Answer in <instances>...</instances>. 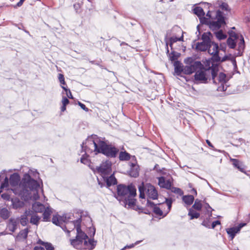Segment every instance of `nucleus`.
Returning <instances> with one entry per match:
<instances>
[{"label":"nucleus","instance_id":"a19ab883","mask_svg":"<svg viewBox=\"0 0 250 250\" xmlns=\"http://www.w3.org/2000/svg\"><path fill=\"white\" fill-rule=\"evenodd\" d=\"M215 35L217 38L219 40L225 39L227 37V36L223 34L222 31L215 32Z\"/></svg>","mask_w":250,"mask_h":250},{"label":"nucleus","instance_id":"b1692460","mask_svg":"<svg viewBox=\"0 0 250 250\" xmlns=\"http://www.w3.org/2000/svg\"><path fill=\"white\" fill-rule=\"evenodd\" d=\"M5 170H3L1 172H0V180H1L3 178L4 179V182L1 184L0 186V188H7L9 184V180L8 177L5 176Z\"/></svg>","mask_w":250,"mask_h":250},{"label":"nucleus","instance_id":"bb28decb","mask_svg":"<svg viewBox=\"0 0 250 250\" xmlns=\"http://www.w3.org/2000/svg\"><path fill=\"white\" fill-rule=\"evenodd\" d=\"M209 44L202 42H198L196 45V49L198 51H204L208 49Z\"/></svg>","mask_w":250,"mask_h":250},{"label":"nucleus","instance_id":"412c9836","mask_svg":"<svg viewBox=\"0 0 250 250\" xmlns=\"http://www.w3.org/2000/svg\"><path fill=\"white\" fill-rule=\"evenodd\" d=\"M65 220L66 217L55 215L53 216L52 221L53 224L58 226H61L62 222H65Z\"/></svg>","mask_w":250,"mask_h":250},{"label":"nucleus","instance_id":"5701e85b","mask_svg":"<svg viewBox=\"0 0 250 250\" xmlns=\"http://www.w3.org/2000/svg\"><path fill=\"white\" fill-rule=\"evenodd\" d=\"M44 206L39 203L35 202L32 205V209L36 212H42L45 209Z\"/></svg>","mask_w":250,"mask_h":250},{"label":"nucleus","instance_id":"39448f33","mask_svg":"<svg viewBox=\"0 0 250 250\" xmlns=\"http://www.w3.org/2000/svg\"><path fill=\"white\" fill-rule=\"evenodd\" d=\"M185 62L188 65L184 67L182 66L179 62H175L174 70L175 73L177 75H179L182 72L187 75L191 74L202 65V63L200 62H194L193 59L191 58L186 59L185 60Z\"/></svg>","mask_w":250,"mask_h":250},{"label":"nucleus","instance_id":"4be33fe9","mask_svg":"<svg viewBox=\"0 0 250 250\" xmlns=\"http://www.w3.org/2000/svg\"><path fill=\"white\" fill-rule=\"evenodd\" d=\"M43 220L44 221H48L50 220V215L52 213V209L49 207L45 208L44 211H43Z\"/></svg>","mask_w":250,"mask_h":250},{"label":"nucleus","instance_id":"7c9ffc66","mask_svg":"<svg viewBox=\"0 0 250 250\" xmlns=\"http://www.w3.org/2000/svg\"><path fill=\"white\" fill-rule=\"evenodd\" d=\"M193 12L199 18L203 17L205 15L203 9L200 7H196L193 9Z\"/></svg>","mask_w":250,"mask_h":250},{"label":"nucleus","instance_id":"6e6d98bb","mask_svg":"<svg viewBox=\"0 0 250 250\" xmlns=\"http://www.w3.org/2000/svg\"><path fill=\"white\" fill-rule=\"evenodd\" d=\"M25 0H20V1L17 4V6H18V7L21 6Z\"/></svg>","mask_w":250,"mask_h":250},{"label":"nucleus","instance_id":"603ef678","mask_svg":"<svg viewBox=\"0 0 250 250\" xmlns=\"http://www.w3.org/2000/svg\"><path fill=\"white\" fill-rule=\"evenodd\" d=\"M220 222L219 221H215L212 223V228L214 229L217 225H220Z\"/></svg>","mask_w":250,"mask_h":250},{"label":"nucleus","instance_id":"13d9d810","mask_svg":"<svg viewBox=\"0 0 250 250\" xmlns=\"http://www.w3.org/2000/svg\"><path fill=\"white\" fill-rule=\"evenodd\" d=\"M92 233L89 234L90 237L94 236V235H95V229L94 228H92Z\"/></svg>","mask_w":250,"mask_h":250},{"label":"nucleus","instance_id":"2eb2a0df","mask_svg":"<svg viewBox=\"0 0 250 250\" xmlns=\"http://www.w3.org/2000/svg\"><path fill=\"white\" fill-rule=\"evenodd\" d=\"M20 176L19 174L15 173L12 174L9 178L10 184L12 187V190L14 193V189L19 186L20 183Z\"/></svg>","mask_w":250,"mask_h":250},{"label":"nucleus","instance_id":"f03ea898","mask_svg":"<svg viewBox=\"0 0 250 250\" xmlns=\"http://www.w3.org/2000/svg\"><path fill=\"white\" fill-rule=\"evenodd\" d=\"M82 148L86 153H102L111 158L115 157L119 152L118 148L112 145H107L96 135H92L88 138L82 145Z\"/></svg>","mask_w":250,"mask_h":250},{"label":"nucleus","instance_id":"6ab92c4d","mask_svg":"<svg viewBox=\"0 0 250 250\" xmlns=\"http://www.w3.org/2000/svg\"><path fill=\"white\" fill-rule=\"evenodd\" d=\"M148 206H150L153 208L154 212L158 216H162L163 215V211L160 207L155 205L153 202L149 201L148 200L147 202Z\"/></svg>","mask_w":250,"mask_h":250},{"label":"nucleus","instance_id":"393cba45","mask_svg":"<svg viewBox=\"0 0 250 250\" xmlns=\"http://www.w3.org/2000/svg\"><path fill=\"white\" fill-rule=\"evenodd\" d=\"M28 233V229H25L21 230L16 236L17 241H22L26 239Z\"/></svg>","mask_w":250,"mask_h":250},{"label":"nucleus","instance_id":"a211bd4d","mask_svg":"<svg viewBox=\"0 0 250 250\" xmlns=\"http://www.w3.org/2000/svg\"><path fill=\"white\" fill-rule=\"evenodd\" d=\"M158 179V184L161 187L167 189H170L171 187V183L169 180H166L165 178L163 177H159Z\"/></svg>","mask_w":250,"mask_h":250},{"label":"nucleus","instance_id":"c756f323","mask_svg":"<svg viewBox=\"0 0 250 250\" xmlns=\"http://www.w3.org/2000/svg\"><path fill=\"white\" fill-rule=\"evenodd\" d=\"M10 216V212L6 208L0 209V217L3 219H7Z\"/></svg>","mask_w":250,"mask_h":250},{"label":"nucleus","instance_id":"4d7b16f0","mask_svg":"<svg viewBox=\"0 0 250 250\" xmlns=\"http://www.w3.org/2000/svg\"><path fill=\"white\" fill-rule=\"evenodd\" d=\"M34 250H45L43 248L41 247H35Z\"/></svg>","mask_w":250,"mask_h":250},{"label":"nucleus","instance_id":"c85d7f7f","mask_svg":"<svg viewBox=\"0 0 250 250\" xmlns=\"http://www.w3.org/2000/svg\"><path fill=\"white\" fill-rule=\"evenodd\" d=\"M166 205L167 207V208L166 210L164 211L165 214L164 216H166L168 212L170 211L171 208L172 203L173 202V200L171 198H166L165 199Z\"/></svg>","mask_w":250,"mask_h":250},{"label":"nucleus","instance_id":"4c0bfd02","mask_svg":"<svg viewBox=\"0 0 250 250\" xmlns=\"http://www.w3.org/2000/svg\"><path fill=\"white\" fill-rule=\"evenodd\" d=\"M218 4L219 5L220 8L224 11H229L230 8L227 3L223 2H219Z\"/></svg>","mask_w":250,"mask_h":250},{"label":"nucleus","instance_id":"3c124183","mask_svg":"<svg viewBox=\"0 0 250 250\" xmlns=\"http://www.w3.org/2000/svg\"><path fill=\"white\" fill-rule=\"evenodd\" d=\"M78 104L84 111H88V108H87L84 104H82V103H81L80 102H78Z\"/></svg>","mask_w":250,"mask_h":250},{"label":"nucleus","instance_id":"f3484780","mask_svg":"<svg viewBox=\"0 0 250 250\" xmlns=\"http://www.w3.org/2000/svg\"><path fill=\"white\" fill-rule=\"evenodd\" d=\"M19 223V218H11L7 225V229L11 232H14L18 228Z\"/></svg>","mask_w":250,"mask_h":250},{"label":"nucleus","instance_id":"338daca9","mask_svg":"<svg viewBox=\"0 0 250 250\" xmlns=\"http://www.w3.org/2000/svg\"><path fill=\"white\" fill-rule=\"evenodd\" d=\"M170 1H172L173 0H169Z\"/></svg>","mask_w":250,"mask_h":250},{"label":"nucleus","instance_id":"37998d69","mask_svg":"<svg viewBox=\"0 0 250 250\" xmlns=\"http://www.w3.org/2000/svg\"><path fill=\"white\" fill-rule=\"evenodd\" d=\"M62 88L65 90L66 92V95L67 96V97L69 99H73V97L72 96V95L71 94V92L69 89H67L65 87L62 86Z\"/></svg>","mask_w":250,"mask_h":250},{"label":"nucleus","instance_id":"f257e3e1","mask_svg":"<svg viewBox=\"0 0 250 250\" xmlns=\"http://www.w3.org/2000/svg\"><path fill=\"white\" fill-rule=\"evenodd\" d=\"M39 173L35 169H29L22 178L19 186L14 189V193L22 200H38L41 189L38 182L34 178L39 177Z\"/></svg>","mask_w":250,"mask_h":250},{"label":"nucleus","instance_id":"680f3d73","mask_svg":"<svg viewBox=\"0 0 250 250\" xmlns=\"http://www.w3.org/2000/svg\"><path fill=\"white\" fill-rule=\"evenodd\" d=\"M227 58H228V57H227V56H225V57H223V58H222V59L221 60V61H222V62L225 61L227 59Z\"/></svg>","mask_w":250,"mask_h":250},{"label":"nucleus","instance_id":"c9c22d12","mask_svg":"<svg viewBox=\"0 0 250 250\" xmlns=\"http://www.w3.org/2000/svg\"><path fill=\"white\" fill-rule=\"evenodd\" d=\"M88 153L85 152L84 154L82 155L81 158V162L85 165H89L90 163L89 160L88 158Z\"/></svg>","mask_w":250,"mask_h":250},{"label":"nucleus","instance_id":"e433bc0d","mask_svg":"<svg viewBox=\"0 0 250 250\" xmlns=\"http://www.w3.org/2000/svg\"><path fill=\"white\" fill-rule=\"evenodd\" d=\"M230 160L232 162V164L234 167L239 169L240 171H243V168L242 165L238 160L234 159H231Z\"/></svg>","mask_w":250,"mask_h":250},{"label":"nucleus","instance_id":"aec40b11","mask_svg":"<svg viewBox=\"0 0 250 250\" xmlns=\"http://www.w3.org/2000/svg\"><path fill=\"white\" fill-rule=\"evenodd\" d=\"M106 185L109 187L117 183V181L113 174L112 173L109 175H106V177L103 178Z\"/></svg>","mask_w":250,"mask_h":250},{"label":"nucleus","instance_id":"473e14b6","mask_svg":"<svg viewBox=\"0 0 250 250\" xmlns=\"http://www.w3.org/2000/svg\"><path fill=\"white\" fill-rule=\"evenodd\" d=\"M30 213V211L26 210L24 215H22L21 217L20 222L22 226H25L28 222L27 216Z\"/></svg>","mask_w":250,"mask_h":250},{"label":"nucleus","instance_id":"79ce46f5","mask_svg":"<svg viewBox=\"0 0 250 250\" xmlns=\"http://www.w3.org/2000/svg\"><path fill=\"white\" fill-rule=\"evenodd\" d=\"M42 244L44 245L46 250H54V248L50 243L42 242Z\"/></svg>","mask_w":250,"mask_h":250},{"label":"nucleus","instance_id":"ea45409f","mask_svg":"<svg viewBox=\"0 0 250 250\" xmlns=\"http://www.w3.org/2000/svg\"><path fill=\"white\" fill-rule=\"evenodd\" d=\"M192 208L198 210H201L202 208L201 201L199 199H196L194 205L192 206Z\"/></svg>","mask_w":250,"mask_h":250},{"label":"nucleus","instance_id":"423d86ee","mask_svg":"<svg viewBox=\"0 0 250 250\" xmlns=\"http://www.w3.org/2000/svg\"><path fill=\"white\" fill-rule=\"evenodd\" d=\"M229 46L231 48H234L238 45V55H241L245 48V42L244 38L241 35L235 33L231 31L229 33V37L227 40Z\"/></svg>","mask_w":250,"mask_h":250},{"label":"nucleus","instance_id":"0e129e2a","mask_svg":"<svg viewBox=\"0 0 250 250\" xmlns=\"http://www.w3.org/2000/svg\"><path fill=\"white\" fill-rule=\"evenodd\" d=\"M192 191L195 193V195H197V191L196 190H195V189L194 188H193L192 189Z\"/></svg>","mask_w":250,"mask_h":250},{"label":"nucleus","instance_id":"9d476101","mask_svg":"<svg viewBox=\"0 0 250 250\" xmlns=\"http://www.w3.org/2000/svg\"><path fill=\"white\" fill-rule=\"evenodd\" d=\"M211 77L214 83L220 85V86L217 88L218 91H224L226 90V88H225L224 86V84L227 82L225 74L220 72L217 74L215 69L212 68V73L211 74Z\"/></svg>","mask_w":250,"mask_h":250},{"label":"nucleus","instance_id":"a878e982","mask_svg":"<svg viewBox=\"0 0 250 250\" xmlns=\"http://www.w3.org/2000/svg\"><path fill=\"white\" fill-rule=\"evenodd\" d=\"M226 230L227 233L231 237V239H233L236 234L239 232V229H237L236 227L227 229Z\"/></svg>","mask_w":250,"mask_h":250},{"label":"nucleus","instance_id":"774afa93","mask_svg":"<svg viewBox=\"0 0 250 250\" xmlns=\"http://www.w3.org/2000/svg\"><path fill=\"white\" fill-rule=\"evenodd\" d=\"M13 250V249H10V250Z\"/></svg>","mask_w":250,"mask_h":250},{"label":"nucleus","instance_id":"5fc2aeb1","mask_svg":"<svg viewBox=\"0 0 250 250\" xmlns=\"http://www.w3.org/2000/svg\"><path fill=\"white\" fill-rule=\"evenodd\" d=\"M170 59L171 61H174L177 59L176 57L175 56V55L172 53L170 56H169Z\"/></svg>","mask_w":250,"mask_h":250},{"label":"nucleus","instance_id":"0eeeda50","mask_svg":"<svg viewBox=\"0 0 250 250\" xmlns=\"http://www.w3.org/2000/svg\"><path fill=\"white\" fill-rule=\"evenodd\" d=\"M140 192L139 196L142 199H145L146 196L148 198L155 200L157 198L158 194L156 188L150 184H144L142 183L139 186Z\"/></svg>","mask_w":250,"mask_h":250},{"label":"nucleus","instance_id":"a18cd8bd","mask_svg":"<svg viewBox=\"0 0 250 250\" xmlns=\"http://www.w3.org/2000/svg\"><path fill=\"white\" fill-rule=\"evenodd\" d=\"M183 37H181L180 38H177V37H171L170 38V43L171 44L173 42H175L177 41H183Z\"/></svg>","mask_w":250,"mask_h":250},{"label":"nucleus","instance_id":"69168bd1","mask_svg":"<svg viewBox=\"0 0 250 250\" xmlns=\"http://www.w3.org/2000/svg\"><path fill=\"white\" fill-rule=\"evenodd\" d=\"M160 205L161 206V208H163V207L165 206V204H160Z\"/></svg>","mask_w":250,"mask_h":250},{"label":"nucleus","instance_id":"9b49d317","mask_svg":"<svg viewBox=\"0 0 250 250\" xmlns=\"http://www.w3.org/2000/svg\"><path fill=\"white\" fill-rule=\"evenodd\" d=\"M95 172L99 174L102 178L106 177V175H109L112 173L111 163L109 161L103 162L99 167L96 168Z\"/></svg>","mask_w":250,"mask_h":250},{"label":"nucleus","instance_id":"e2e57ef3","mask_svg":"<svg viewBox=\"0 0 250 250\" xmlns=\"http://www.w3.org/2000/svg\"><path fill=\"white\" fill-rule=\"evenodd\" d=\"M246 21L250 22V16L246 18Z\"/></svg>","mask_w":250,"mask_h":250},{"label":"nucleus","instance_id":"dca6fc26","mask_svg":"<svg viewBox=\"0 0 250 250\" xmlns=\"http://www.w3.org/2000/svg\"><path fill=\"white\" fill-rule=\"evenodd\" d=\"M130 170L129 174L133 177H137L139 175V167L137 164L136 160L134 162L129 163Z\"/></svg>","mask_w":250,"mask_h":250},{"label":"nucleus","instance_id":"49530a36","mask_svg":"<svg viewBox=\"0 0 250 250\" xmlns=\"http://www.w3.org/2000/svg\"><path fill=\"white\" fill-rule=\"evenodd\" d=\"M58 79H59V80L60 83L64 85L65 84L64 76L62 74H59Z\"/></svg>","mask_w":250,"mask_h":250},{"label":"nucleus","instance_id":"864d4df0","mask_svg":"<svg viewBox=\"0 0 250 250\" xmlns=\"http://www.w3.org/2000/svg\"><path fill=\"white\" fill-rule=\"evenodd\" d=\"M246 225V223H241L238 226L236 227L237 229H239V231H240V229L242 228L245 226Z\"/></svg>","mask_w":250,"mask_h":250},{"label":"nucleus","instance_id":"09e8293b","mask_svg":"<svg viewBox=\"0 0 250 250\" xmlns=\"http://www.w3.org/2000/svg\"><path fill=\"white\" fill-rule=\"evenodd\" d=\"M1 197L3 199H4L5 200H11V198H12L10 197V196L9 194H7V193H3V194H2L1 195Z\"/></svg>","mask_w":250,"mask_h":250},{"label":"nucleus","instance_id":"bf43d9fd","mask_svg":"<svg viewBox=\"0 0 250 250\" xmlns=\"http://www.w3.org/2000/svg\"><path fill=\"white\" fill-rule=\"evenodd\" d=\"M206 142H207V143L208 144V145L209 146H210V147H213V146H212V145L211 144V143L210 142V141H209V140H206Z\"/></svg>","mask_w":250,"mask_h":250},{"label":"nucleus","instance_id":"f8f14e48","mask_svg":"<svg viewBox=\"0 0 250 250\" xmlns=\"http://www.w3.org/2000/svg\"><path fill=\"white\" fill-rule=\"evenodd\" d=\"M208 49V53L212 56V60L213 62L221 61V58L218 55V45L217 43L213 42L209 43Z\"/></svg>","mask_w":250,"mask_h":250},{"label":"nucleus","instance_id":"2f4dec72","mask_svg":"<svg viewBox=\"0 0 250 250\" xmlns=\"http://www.w3.org/2000/svg\"><path fill=\"white\" fill-rule=\"evenodd\" d=\"M130 155L126 151H122L119 154V159L121 161H127L130 159Z\"/></svg>","mask_w":250,"mask_h":250},{"label":"nucleus","instance_id":"58836bf2","mask_svg":"<svg viewBox=\"0 0 250 250\" xmlns=\"http://www.w3.org/2000/svg\"><path fill=\"white\" fill-rule=\"evenodd\" d=\"M188 215L190 216V219L198 218L200 216V214L198 212L194 211L191 209H189Z\"/></svg>","mask_w":250,"mask_h":250},{"label":"nucleus","instance_id":"cd10ccee","mask_svg":"<svg viewBox=\"0 0 250 250\" xmlns=\"http://www.w3.org/2000/svg\"><path fill=\"white\" fill-rule=\"evenodd\" d=\"M194 200V196L191 195H185L183 197V201L188 206L191 205L193 203Z\"/></svg>","mask_w":250,"mask_h":250},{"label":"nucleus","instance_id":"f704fd0d","mask_svg":"<svg viewBox=\"0 0 250 250\" xmlns=\"http://www.w3.org/2000/svg\"><path fill=\"white\" fill-rule=\"evenodd\" d=\"M211 35V34L210 32L204 33L202 36L203 42L207 43L208 44L212 42L210 39V36Z\"/></svg>","mask_w":250,"mask_h":250},{"label":"nucleus","instance_id":"7ed1b4c3","mask_svg":"<svg viewBox=\"0 0 250 250\" xmlns=\"http://www.w3.org/2000/svg\"><path fill=\"white\" fill-rule=\"evenodd\" d=\"M71 245L78 250H93L97 243L93 239L89 238L82 229H78L75 239H71Z\"/></svg>","mask_w":250,"mask_h":250},{"label":"nucleus","instance_id":"72a5a7b5","mask_svg":"<svg viewBox=\"0 0 250 250\" xmlns=\"http://www.w3.org/2000/svg\"><path fill=\"white\" fill-rule=\"evenodd\" d=\"M40 219L41 217L40 216H39L35 213H33L31 215L30 223L34 225H38Z\"/></svg>","mask_w":250,"mask_h":250},{"label":"nucleus","instance_id":"4468645a","mask_svg":"<svg viewBox=\"0 0 250 250\" xmlns=\"http://www.w3.org/2000/svg\"><path fill=\"white\" fill-rule=\"evenodd\" d=\"M21 200L18 197H13L11 198V206L13 209H17L22 208L24 206V202H26L24 200H22L21 198ZM31 200H29L27 201V202H28L30 201ZM33 201H34L35 200H32Z\"/></svg>","mask_w":250,"mask_h":250},{"label":"nucleus","instance_id":"8fccbe9b","mask_svg":"<svg viewBox=\"0 0 250 250\" xmlns=\"http://www.w3.org/2000/svg\"><path fill=\"white\" fill-rule=\"evenodd\" d=\"M62 105H66L68 104L69 100L66 97H63L62 101Z\"/></svg>","mask_w":250,"mask_h":250},{"label":"nucleus","instance_id":"de8ad7c7","mask_svg":"<svg viewBox=\"0 0 250 250\" xmlns=\"http://www.w3.org/2000/svg\"><path fill=\"white\" fill-rule=\"evenodd\" d=\"M140 242V241H137L134 244H132L130 245H126L124 248L122 249L121 250H125L126 249H131V248L134 247L135 245L138 244Z\"/></svg>","mask_w":250,"mask_h":250},{"label":"nucleus","instance_id":"20e7f679","mask_svg":"<svg viewBox=\"0 0 250 250\" xmlns=\"http://www.w3.org/2000/svg\"><path fill=\"white\" fill-rule=\"evenodd\" d=\"M119 200H124L125 205L132 206L135 204L134 197L136 195V189L134 186L130 185L128 186L120 185L117 187Z\"/></svg>","mask_w":250,"mask_h":250},{"label":"nucleus","instance_id":"ddd939ff","mask_svg":"<svg viewBox=\"0 0 250 250\" xmlns=\"http://www.w3.org/2000/svg\"><path fill=\"white\" fill-rule=\"evenodd\" d=\"M75 229H76V233H77L78 229H81V221L80 219L76 220L74 221L66 222L64 228H62V229L64 230H66L68 233H70Z\"/></svg>","mask_w":250,"mask_h":250},{"label":"nucleus","instance_id":"6e6552de","mask_svg":"<svg viewBox=\"0 0 250 250\" xmlns=\"http://www.w3.org/2000/svg\"><path fill=\"white\" fill-rule=\"evenodd\" d=\"M213 14L215 17L214 19V21L210 22L209 27L212 30H216L219 29L222 25L225 24L226 23L223 13L220 10H218L216 12L208 11L207 14V16L213 19L212 16Z\"/></svg>","mask_w":250,"mask_h":250},{"label":"nucleus","instance_id":"c03bdc74","mask_svg":"<svg viewBox=\"0 0 250 250\" xmlns=\"http://www.w3.org/2000/svg\"><path fill=\"white\" fill-rule=\"evenodd\" d=\"M170 188H171V191L174 193H177L178 194H181L182 193V190L179 188H175V187H172V188L171 187Z\"/></svg>","mask_w":250,"mask_h":250},{"label":"nucleus","instance_id":"052dcab7","mask_svg":"<svg viewBox=\"0 0 250 250\" xmlns=\"http://www.w3.org/2000/svg\"><path fill=\"white\" fill-rule=\"evenodd\" d=\"M66 110V105H62L61 107V111L64 112Z\"/></svg>","mask_w":250,"mask_h":250},{"label":"nucleus","instance_id":"1a4fd4ad","mask_svg":"<svg viewBox=\"0 0 250 250\" xmlns=\"http://www.w3.org/2000/svg\"><path fill=\"white\" fill-rule=\"evenodd\" d=\"M196 72L194 75L195 80L201 83H207L208 80L211 78V74L212 73V68H205L202 64L201 66L194 71Z\"/></svg>","mask_w":250,"mask_h":250}]
</instances>
